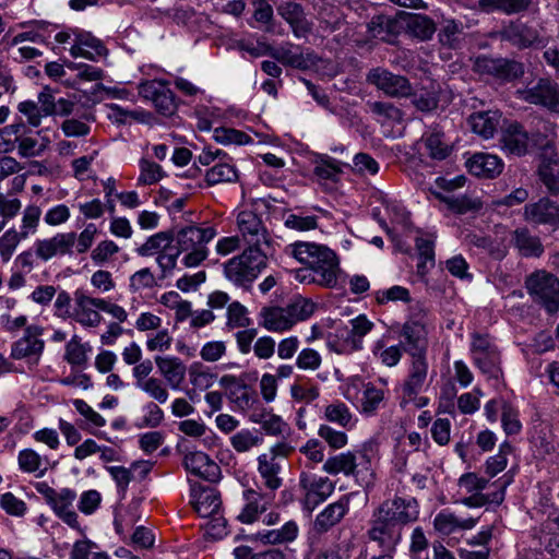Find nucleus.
<instances>
[{
  "mask_svg": "<svg viewBox=\"0 0 559 559\" xmlns=\"http://www.w3.org/2000/svg\"><path fill=\"white\" fill-rule=\"evenodd\" d=\"M419 516V507L415 498L395 496L382 501L373 511L368 530L370 540L381 549L395 550L402 538V528Z\"/></svg>",
  "mask_w": 559,
  "mask_h": 559,
  "instance_id": "f257e3e1",
  "label": "nucleus"
},
{
  "mask_svg": "<svg viewBox=\"0 0 559 559\" xmlns=\"http://www.w3.org/2000/svg\"><path fill=\"white\" fill-rule=\"evenodd\" d=\"M286 252L313 269L318 285L328 288L337 285L340 263L335 252L330 248L313 242H296L288 246Z\"/></svg>",
  "mask_w": 559,
  "mask_h": 559,
  "instance_id": "f03ea898",
  "label": "nucleus"
},
{
  "mask_svg": "<svg viewBox=\"0 0 559 559\" xmlns=\"http://www.w3.org/2000/svg\"><path fill=\"white\" fill-rule=\"evenodd\" d=\"M316 309V305L305 298L298 297L285 307H263L260 311V325L271 332H284L296 322L308 319Z\"/></svg>",
  "mask_w": 559,
  "mask_h": 559,
  "instance_id": "7ed1b4c3",
  "label": "nucleus"
},
{
  "mask_svg": "<svg viewBox=\"0 0 559 559\" xmlns=\"http://www.w3.org/2000/svg\"><path fill=\"white\" fill-rule=\"evenodd\" d=\"M269 251L248 247L241 254L229 259L224 264L225 276L236 286L248 288L266 267Z\"/></svg>",
  "mask_w": 559,
  "mask_h": 559,
  "instance_id": "20e7f679",
  "label": "nucleus"
},
{
  "mask_svg": "<svg viewBox=\"0 0 559 559\" xmlns=\"http://www.w3.org/2000/svg\"><path fill=\"white\" fill-rule=\"evenodd\" d=\"M525 286L535 301L542 302L548 312H555L559 308V280L546 271H537L531 274Z\"/></svg>",
  "mask_w": 559,
  "mask_h": 559,
  "instance_id": "39448f33",
  "label": "nucleus"
},
{
  "mask_svg": "<svg viewBox=\"0 0 559 559\" xmlns=\"http://www.w3.org/2000/svg\"><path fill=\"white\" fill-rule=\"evenodd\" d=\"M498 35L500 40L521 50L544 46L543 28L520 20L509 22L499 31Z\"/></svg>",
  "mask_w": 559,
  "mask_h": 559,
  "instance_id": "423d86ee",
  "label": "nucleus"
},
{
  "mask_svg": "<svg viewBox=\"0 0 559 559\" xmlns=\"http://www.w3.org/2000/svg\"><path fill=\"white\" fill-rule=\"evenodd\" d=\"M366 82L393 98L409 97L413 91L406 76L395 74L381 67L370 69L366 74Z\"/></svg>",
  "mask_w": 559,
  "mask_h": 559,
  "instance_id": "0eeeda50",
  "label": "nucleus"
},
{
  "mask_svg": "<svg viewBox=\"0 0 559 559\" xmlns=\"http://www.w3.org/2000/svg\"><path fill=\"white\" fill-rule=\"evenodd\" d=\"M40 492L59 519L70 527L80 530L78 514L72 509L73 502L76 499V492L74 490L70 488L56 490L55 488L45 486V489L40 490Z\"/></svg>",
  "mask_w": 559,
  "mask_h": 559,
  "instance_id": "6e6552de",
  "label": "nucleus"
},
{
  "mask_svg": "<svg viewBox=\"0 0 559 559\" xmlns=\"http://www.w3.org/2000/svg\"><path fill=\"white\" fill-rule=\"evenodd\" d=\"M474 68L478 73L491 75L501 82H510L524 74L523 63L507 58L478 57Z\"/></svg>",
  "mask_w": 559,
  "mask_h": 559,
  "instance_id": "1a4fd4ad",
  "label": "nucleus"
},
{
  "mask_svg": "<svg viewBox=\"0 0 559 559\" xmlns=\"http://www.w3.org/2000/svg\"><path fill=\"white\" fill-rule=\"evenodd\" d=\"M237 224L249 247L265 250L271 247L272 239L257 214L251 211H242L238 214Z\"/></svg>",
  "mask_w": 559,
  "mask_h": 559,
  "instance_id": "9d476101",
  "label": "nucleus"
},
{
  "mask_svg": "<svg viewBox=\"0 0 559 559\" xmlns=\"http://www.w3.org/2000/svg\"><path fill=\"white\" fill-rule=\"evenodd\" d=\"M139 94L151 100L156 110L163 116L170 117L177 109L174 93L160 81L153 80L141 83Z\"/></svg>",
  "mask_w": 559,
  "mask_h": 559,
  "instance_id": "9b49d317",
  "label": "nucleus"
},
{
  "mask_svg": "<svg viewBox=\"0 0 559 559\" xmlns=\"http://www.w3.org/2000/svg\"><path fill=\"white\" fill-rule=\"evenodd\" d=\"M269 53L277 62L283 66L296 68L299 70H308L316 67L319 62V57L311 50H301L293 44H285L277 48H270Z\"/></svg>",
  "mask_w": 559,
  "mask_h": 559,
  "instance_id": "f8f14e48",
  "label": "nucleus"
},
{
  "mask_svg": "<svg viewBox=\"0 0 559 559\" xmlns=\"http://www.w3.org/2000/svg\"><path fill=\"white\" fill-rule=\"evenodd\" d=\"M521 97L534 105H542L551 111L559 112V85L542 79L536 85L520 92Z\"/></svg>",
  "mask_w": 559,
  "mask_h": 559,
  "instance_id": "ddd939ff",
  "label": "nucleus"
},
{
  "mask_svg": "<svg viewBox=\"0 0 559 559\" xmlns=\"http://www.w3.org/2000/svg\"><path fill=\"white\" fill-rule=\"evenodd\" d=\"M43 329L37 325H29L25 329L24 336L14 342L11 348V357L14 359H32L38 361L45 343L39 336Z\"/></svg>",
  "mask_w": 559,
  "mask_h": 559,
  "instance_id": "4468645a",
  "label": "nucleus"
},
{
  "mask_svg": "<svg viewBox=\"0 0 559 559\" xmlns=\"http://www.w3.org/2000/svg\"><path fill=\"white\" fill-rule=\"evenodd\" d=\"M299 484L305 490V507L309 510H313L334 491V484L328 477L316 478L302 473Z\"/></svg>",
  "mask_w": 559,
  "mask_h": 559,
  "instance_id": "2eb2a0df",
  "label": "nucleus"
},
{
  "mask_svg": "<svg viewBox=\"0 0 559 559\" xmlns=\"http://www.w3.org/2000/svg\"><path fill=\"white\" fill-rule=\"evenodd\" d=\"M75 242L76 234L74 231L57 234L51 238L38 240L35 243V253L39 259L48 261L55 255L72 254Z\"/></svg>",
  "mask_w": 559,
  "mask_h": 559,
  "instance_id": "dca6fc26",
  "label": "nucleus"
},
{
  "mask_svg": "<svg viewBox=\"0 0 559 559\" xmlns=\"http://www.w3.org/2000/svg\"><path fill=\"white\" fill-rule=\"evenodd\" d=\"M538 176L550 193H559V158L549 143L542 150Z\"/></svg>",
  "mask_w": 559,
  "mask_h": 559,
  "instance_id": "f3484780",
  "label": "nucleus"
},
{
  "mask_svg": "<svg viewBox=\"0 0 559 559\" xmlns=\"http://www.w3.org/2000/svg\"><path fill=\"white\" fill-rule=\"evenodd\" d=\"M524 217L534 224L559 227V204L548 198H542L525 205Z\"/></svg>",
  "mask_w": 559,
  "mask_h": 559,
  "instance_id": "a211bd4d",
  "label": "nucleus"
},
{
  "mask_svg": "<svg viewBox=\"0 0 559 559\" xmlns=\"http://www.w3.org/2000/svg\"><path fill=\"white\" fill-rule=\"evenodd\" d=\"M216 235L213 227H197L187 226L181 228L176 235L174 234V240L177 243V252H187L189 250L197 249L198 247L205 246Z\"/></svg>",
  "mask_w": 559,
  "mask_h": 559,
  "instance_id": "6ab92c4d",
  "label": "nucleus"
},
{
  "mask_svg": "<svg viewBox=\"0 0 559 559\" xmlns=\"http://www.w3.org/2000/svg\"><path fill=\"white\" fill-rule=\"evenodd\" d=\"M499 142L502 151L511 155L523 156L528 151V134L518 122H511L502 128Z\"/></svg>",
  "mask_w": 559,
  "mask_h": 559,
  "instance_id": "aec40b11",
  "label": "nucleus"
},
{
  "mask_svg": "<svg viewBox=\"0 0 559 559\" xmlns=\"http://www.w3.org/2000/svg\"><path fill=\"white\" fill-rule=\"evenodd\" d=\"M183 465L188 472L207 481H216L221 474L219 466L201 451L187 453Z\"/></svg>",
  "mask_w": 559,
  "mask_h": 559,
  "instance_id": "412c9836",
  "label": "nucleus"
},
{
  "mask_svg": "<svg viewBox=\"0 0 559 559\" xmlns=\"http://www.w3.org/2000/svg\"><path fill=\"white\" fill-rule=\"evenodd\" d=\"M428 376V364L425 356H414L407 379L403 385L401 404L414 401L421 391Z\"/></svg>",
  "mask_w": 559,
  "mask_h": 559,
  "instance_id": "4be33fe9",
  "label": "nucleus"
},
{
  "mask_svg": "<svg viewBox=\"0 0 559 559\" xmlns=\"http://www.w3.org/2000/svg\"><path fill=\"white\" fill-rule=\"evenodd\" d=\"M74 301L76 305V321L85 326H97L102 321V316L94 308L102 310L104 299L93 298L83 290L74 293Z\"/></svg>",
  "mask_w": 559,
  "mask_h": 559,
  "instance_id": "5701e85b",
  "label": "nucleus"
},
{
  "mask_svg": "<svg viewBox=\"0 0 559 559\" xmlns=\"http://www.w3.org/2000/svg\"><path fill=\"white\" fill-rule=\"evenodd\" d=\"M401 344L405 352L412 357L425 356L426 341H425V328L418 321H407L404 323L401 333Z\"/></svg>",
  "mask_w": 559,
  "mask_h": 559,
  "instance_id": "b1692460",
  "label": "nucleus"
},
{
  "mask_svg": "<svg viewBox=\"0 0 559 559\" xmlns=\"http://www.w3.org/2000/svg\"><path fill=\"white\" fill-rule=\"evenodd\" d=\"M277 13L290 25L295 36L301 37L310 32L311 25L306 19L301 4L292 1L283 2L277 7Z\"/></svg>",
  "mask_w": 559,
  "mask_h": 559,
  "instance_id": "393cba45",
  "label": "nucleus"
},
{
  "mask_svg": "<svg viewBox=\"0 0 559 559\" xmlns=\"http://www.w3.org/2000/svg\"><path fill=\"white\" fill-rule=\"evenodd\" d=\"M467 167L476 177L495 178L501 174L503 163L496 155L476 153L467 160Z\"/></svg>",
  "mask_w": 559,
  "mask_h": 559,
  "instance_id": "a878e982",
  "label": "nucleus"
},
{
  "mask_svg": "<svg viewBox=\"0 0 559 559\" xmlns=\"http://www.w3.org/2000/svg\"><path fill=\"white\" fill-rule=\"evenodd\" d=\"M191 496L194 510L202 518H207L221 509V496L214 488L193 487Z\"/></svg>",
  "mask_w": 559,
  "mask_h": 559,
  "instance_id": "bb28decb",
  "label": "nucleus"
},
{
  "mask_svg": "<svg viewBox=\"0 0 559 559\" xmlns=\"http://www.w3.org/2000/svg\"><path fill=\"white\" fill-rule=\"evenodd\" d=\"M349 509V498L342 497L338 501L329 504L320 512L314 521V527L318 532H326L336 525L347 513Z\"/></svg>",
  "mask_w": 559,
  "mask_h": 559,
  "instance_id": "cd10ccee",
  "label": "nucleus"
},
{
  "mask_svg": "<svg viewBox=\"0 0 559 559\" xmlns=\"http://www.w3.org/2000/svg\"><path fill=\"white\" fill-rule=\"evenodd\" d=\"M511 243L518 249L519 253L525 258H538L544 252L539 237L532 235L526 227L516 228L512 231Z\"/></svg>",
  "mask_w": 559,
  "mask_h": 559,
  "instance_id": "c85d7f7f",
  "label": "nucleus"
},
{
  "mask_svg": "<svg viewBox=\"0 0 559 559\" xmlns=\"http://www.w3.org/2000/svg\"><path fill=\"white\" fill-rule=\"evenodd\" d=\"M160 374L171 389H178L185 380L187 367L178 357H155Z\"/></svg>",
  "mask_w": 559,
  "mask_h": 559,
  "instance_id": "c756f323",
  "label": "nucleus"
},
{
  "mask_svg": "<svg viewBox=\"0 0 559 559\" xmlns=\"http://www.w3.org/2000/svg\"><path fill=\"white\" fill-rule=\"evenodd\" d=\"M372 38L390 43L399 33V22L389 15H374L367 25Z\"/></svg>",
  "mask_w": 559,
  "mask_h": 559,
  "instance_id": "7c9ffc66",
  "label": "nucleus"
},
{
  "mask_svg": "<svg viewBox=\"0 0 559 559\" xmlns=\"http://www.w3.org/2000/svg\"><path fill=\"white\" fill-rule=\"evenodd\" d=\"M282 469L281 462L274 456L263 453L258 456V471L266 488L276 490L282 486V478L278 476Z\"/></svg>",
  "mask_w": 559,
  "mask_h": 559,
  "instance_id": "2f4dec72",
  "label": "nucleus"
},
{
  "mask_svg": "<svg viewBox=\"0 0 559 559\" xmlns=\"http://www.w3.org/2000/svg\"><path fill=\"white\" fill-rule=\"evenodd\" d=\"M533 0H478V9L485 13L502 12L507 15L528 10Z\"/></svg>",
  "mask_w": 559,
  "mask_h": 559,
  "instance_id": "473e14b6",
  "label": "nucleus"
},
{
  "mask_svg": "<svg viewBox=\"0 0 559 559\" xmlns=\"http://www.w3.org/2000/svg\"><path fill=\"white\" fill-rule=\"evenodd\" d=\"M499 114L497 111H478L468 118V124L473 132L479 134L484 139L493 136L499 123Z\"/></svg>",
  "mask_w": 559,
  "mask_h": 559,
  "instance_id": "72a5a7b5",
  "label": "nucleus"
},
{
  "mask_svg": "<svg viewBox=\"0 0 559 559\" xmlns=\"http://www.w3.org/2000/svg\"><path fill=\"white\" fill-rule=\"evenodd\" d=\"M298 534V526L294 521L286 522L281 528L267 530L255 534L254 538L263 544H282L293 542Z\"/></svg>",
  "mask_w": 559,
  "mask_h": 559,
  "instance_id": "f704fd0d",
  "label": "nucleus"
},
{
  "mask_svg": "<svg viewBox=\"0 0 559 559\" xmlns=\"http://www.w3.org/2000/svg\"><path fill=\"white\" fill-rule=\"evenodd\" d=\"M407 32L420 40H428L436 32L435 22L427 15L408 14L405 20Z\"/></svg>",
  "mask_w": 559,
  "mask_h": 559,
  "instance_id": "c9c22d12",
  "label": "nucleus"
},
{
  "mask_svg": "<svg viewBox=\"0 0 559 559\" xmlns=\"http://www.w3.org/2000/svg\"><path fill=\"white\" fill-rule=\"evenodd\" d=\"M412 104L421 112H431L436 110L440 102V87L431 84L412 93Z\"/></svg>",
  "mask_w": 559,
  "mask_h": 559,
  "instance_id": "e433bc0d",
  "label": "nucleus"
},
{
  "mask_svg": "<svg viewBox=\"0 0 559 559\" xmlns=\"http://www.w3.org/2000/svg\"><path fill=\"white\" fill-rule=\"evenodd\" d=\"M356 467V456L352 452L329 457L323 465V469L329 474L336 475L343 473L346 476L355 475Z\"/></svg>",
  "mask_w": 559,
  "mask_h": 559,
  "instance_id": "4c0bfd02",
  "label": "nucleus"
},
{
  "mask_svg": "<svg viewBox=\"0 0 559 559\" xmlns=\"http://www.w3.org/2000/svg\"><path fill=\"white\" fill-rule=\"evenodd\" d=\"M441 202L445 203L450 210L457 214L475 213L481 210L483 202L477 198L468 195H438Z\"/></svg>",
  "mask_w": 559,
  "mask_h": 559,
  "instance_id": "58836bf2",
  "label": "nucleus"
},
{
  "mask_svg": "<svg viewBox=\"0 0 559 559\" xmlns=\"http://www.w3.org/2000/svg\"><path fill=\"white\" fill-rule=\"evenodd\" d=\"M246 506L238 515L242 523H252L257 520L258 515L265 511V506L261 504L262 496L254 490H246L243 492Z\"/></svg>",
  "mask_w": 559,
  "mask_h": 559,
  "instance_id": "ea45409f",
  "label": "nucleus"
},
{
  "mask_svg": "<svg viewBox=\"0 0 559 559\" xmlns=\"http://www.w3.org/2000/svg\"><path fill=\"white\" fill-rule=\"evenodd\" d=\"M313 173L321 179L336 181L342 173L341 163L328 155H319L314 160Z\"/></svg>",
  "mask_w": 559,
  "mask_h": 559,
  "instance_id": "a19ab883",
  "label": "nucleus"
},
{
  "mask_svg": "<svg viewBox=\"0 0 559 559\" xmlns=\"http://www.w3.org/2000/svg\"><path fill=\"white\" fill-rule=\"evenodd\" d=\"M174 241V231H160L147 238V240L136 249L141 257L153 254L159 249L167 248Z\"/></svg>",
  "mask_w": 559,
  "mask_h": 559,
  "instance_id": "79ce46f5",
  "label": "nucleus"
},
{
  "mask_svg": "<svg viewBox=\"0 0 559 559\" xmlns=\"http://www.w3.org/2000/svg\"><path fill=\"white\" fill-rule=\"evenodd\" d=\"M238 179V173L229 164H217L210 168L205 175V181L209 186H215L223 182H235Z\"/></svg>",
  "mask_w": 559,
  "mask_h": 559,
  "instance_id": "37998d69",
  "label": "nucleus"
},
{
  "mask_svg": "<svg viewBox=\"0 0 559 559\" xmlns=\"http://www.w3.org/2000/svg\"><path fill=\"white\" fill-rule=\"evenodd\" d=\"M416 249L419 255L417 272L420 275H425L429 269L435 266L433 242L429 239L419 237L416 239Z\"/></svg>",
  "mask_w": 559,
  "mask_h": 559,
  "instance_id": "c03bdc74",
  "label": "nucleus"
},
{
  "mask_svg": "<svg viewBox=\"0 0 559 559\" xmlns=\"http://www.w3.org/2000/svg\"><path fill=\"white\" fill-rule=\"evenodd\" d=\"M27 237V230H22L21 233H17L14 229L7 230L0 238V257L2 261L8 262L11 259L19 242Z\"/></svg>",
  "mask_w": 559,
  "mask_h": 559,
  "instance_id": "a18cd8bd",
  "label": "nucleus"
},
{
  "mask_svg": "<svg viewBox=\"0 0 559 559\" xmlns=\"http://www.w3.org/2000/svg\"><path fill=\"white\" fill-rule=\"evenodd\" d=\"M474 362L481 370V372L487 374L489 378L498 379L501 374L500 353L498 349L481 355L480 357L474 359Z\"/></svg>",
  "mask_w": 559,
  "mask_h": 559,
  "instance_id": "49530a36",
  "label": "nucleus"
},
{
  "mask_svg": "<svg viewBox=\"0 0 559 559\" xmlns=\"http://www.w3.org/2000/svg\"><path fill=\"white\" fill-rule=\"evenodd\" d=\"M234 555L236 559H286L285 554L278 548H267L254 552L248 546H239L235 548Z\"/></svg>",
  "mask_w": 559,
  "mask_h": 559,
  "instance_id": "de8ad7c7",
  "label": "nucleus"
},
{
  "mask_svg": "<svg viewBox=\"0 0 559 559\" xmlns=\"http://www.w3.org/2000/svg\"><path fill=\"white\" fill-rule=\"evenodd\" d=\"M64 359L74 366H83L87 361L86 348L81 344L80 338L74 335L66 345Z\"/></svg>",
  "mask_w": 559,
  "mask_h": 559,
  "instance_id": "09e8293b",
  "label": "nucleus"
},
{
  "mask_svg": "<svg viewBox=\"0 0 559 559\" xmlns=\"http://www.w3.org/2000/svg\"><path fill=\"white\" fill-rule=\"evenodd\" d=\"M138 388L160 404L166 403L168 400V391L158 378L151 377L146 379L145 382H140Z\"/></svg>",
  "mask_w": 559,
  "mask_h": 559,
  "instance_id": "8fccbe9b",
  "label": "nucleus"
},
{
  "mask_svg": "<svg viewBox=\"0 0 559 559\" xmlns=\"http://www.w3.org/2000/svg\"><path fill=\"white\" fill-rule=\"evenodd\" d=\"M462 33V24L453 20H445L438 34L439 40L443 46L455 48L459 43V36Z\"/></svg>",
  "mask_w": 559,
  "mask_h": 559,
  "instance_id": "3c124183",
  "label": "nucleus"
},
{
  "mask_svg": "<svg viewBox=\"0 0 559 559\" xmlns=\"http://www.w3.org/2000/svg\"><path fill=\"white\" fill-rule=\"evenodd\" d=\"M370 111L379 117L394 122H401L403 120L402 110L394 104L389 102H372L369 103Z\"/></svg>",
  "mask_w": 559,
  "mask_h": 559,
  "instance_id": "603ef678",
  "label": "nucleus"
},
{
  "mask_svg": "<svg viewBox=\"0 0 559 559\" xmlns=\"http://www.w3.org/2000/svg\"><path fill=\"white\" fill-rule=\"evenodd\" d=\"M140 169L139 182L143 185H154L164 176L163 169L158 164L144 158L140 160Z\"/></svg>",
  "mask_w": 559,
  "mask_h": 559,
  "instance_id": "864d4df0",
  "label": "nucleus"
},
{
  "mask_svg": "<svg viewBox=\"0 0 559 559\" xmlns=\"http://www.w3.org/2000/svg\"><path fill=\"white\" fill-rule=\"evenodd\" d=\"M250 319L247 317V309L238 301L231 302L227 308V325L234 328H247Z\"/></svg>",
  "mask_w": 559,
  "mask_h": 559,
  "instance_id": "5fc2aeb1",
  "label": "nucleus"
},
{
  "mask_svg": "<svg viewBox=\"0 0 559 559\" xmlns=\"http://www.w3.org/2000/svg\"><path fill=\"white\" fill-rule=\"evenodd\" d=\"M214 139L223 144H247L251 140L247 133L229 128H216Z\"/></svg>",
  "mask_w": 559,
  "mask_h": 559,
  "instance_id": "6e6d98bb",
  "label": "nucleus"
},
{
  "mask_svg": "<svg viewBox=\"0 0 559 559\" xmlns=\"http://www.w3.org/2000/svg\"><path fill=\"white\" fill-rule=\"evenodd\" d=\"M230 442L237 452H247L251 448L260 444L262 439L253 435L250 430H241L230 438Z\"/></svg>",
  "mask_w": 559,
  "mask_h": 559,
  "instance_id": "4d7b16f0",
  "label": "nucleus"
},
{
  "mask_svg": "<svg viewBox=\"0 0 559 559\" xmlns=\"http://www.w3.org/2000/svg\"><path fill=\"white\" fill-rule=\"evenodd\" d=\"M425 145L429 155L435 159H444L450 151L449 146L443 143L441 134L433 132L425 139Z\"/></svg>",
  "mask_w": 559,
  "mask_h": 559,
  "instance_id": "13d9d810",
  "label": "nucleus"
},
{
  "mask_svg": "<svg viewBox=\"0 0 559 559\" xmlns=\"http://www.w3.org/2000/svg\"><path fill=\"white\" fill-rule=\"evenodd\" d=\"M324 414L329 421L336 423L342 427H346L352 419V414L348 407L343 403L326 406Z\"/></svg>",
  "mask_w": 559,
  "mask_h": 559,
  "instance_id": "bf43d9fd",
  "label": "nucleus"
},
{
  "mask_svg": "<svg viewBox=\"0 0 559 559\" xmlns=\"http://www.w3.org/2000/svg\"><path fill=\"white\" fill-rule=\"evenodd\" d=\"M373 324L364 316H359L352 320V337L353 347L355 349L361 348V338L371 330Z\"/></svg>",
  "mask_w": 559,
  "mask_h": 559,
  "instance_id": "052dcab7",
  "label": "nucleus"
},
{
  "mask_svg": "<svg viewBox=\"0 0 559 559\" xmlns=\"http://www.w3.org/2000/svg\"><path fill=\"white\" fill-rule=\"evenodd\" d=\"M354 169L356 173L365 175H376L379 171L378 162L367 153H358L355 155Z\"/></svg>",
  "mask_w": 559,
  "mask_h": 559,
  "instance_id": "680f3d73",
  "label": "nucleus"
},
{
  "mask_svg": "<svg viewBox=\"0 0 559 559\" xmlns=\"http://www.w3.org/2000/svg\"><path fill=\"white\" fill-rule=\"evenodd\" d=\"M189 377L195 388L209 389L213 384L215 374L201 370L200 364H193L189 368Z\"/></svg>",
  "mask_w": 559,
  "mask_h": 559,
  "instance_id": "e2e57ef3",
  "label": "nucleus"
},
{
  "mask_svg": "<svg viewBox=\"0 0 559 559\" xmlns=\"http://www.w3.org/2000/svg\"><path fill=\"white\" fill-rule=\"evenodd\" d=\"M155 285V276L147 267L135 272L130 278V288L134 292L144 288H153Z\"/></svg>",
  "mask_w": 559,
  "mask_h": 559,
  "instance_id": "0e129e2a",
  "label": "nucleus"
},
{
  "mask_svg": "<svg viewBox=\"0 0 559 559\" xmlns=\"http://www.w3.org/2000/svg\"><path fill=\"white\" fill-rule=\"evenodd\" d=\"M226 353V345L222 341L207 342L203 345L200 356L204 361L215 362Z\"/></svg>",
  "mask_w": 559,
  "mask_h": 559,
  "instance_id": "69168bd1",
  "label": "nucleus"
},
{
  "mask_svg": "<svg viewBox=\"0 0 559 559\" xmlns=\"http://www.w3.org/2000/svg\"><path fill=\"white\" fill-rule=\"evenodd\" d=\"M119 251V247L111 240L100 241L92 251V260L96 264H103L108 259Z\"/></svg>",
  "mask_w": 559,
  "mask_h": 559,
  "instance_id": "338daca9",
  "label": "nucleus"
},
{
  "mask_svg": "<svg viewBox=\"0 0 559 559\" xmlns=\"http://www.w3.org/2000/svg\"><path fill=\"white\" fill-rule=\"evenodd\" d=\"M41 459L34 450L25 449L19 453V466L22 471L34 473L40 468Z\"/></svg>",
  "mask_w": 559,
  "mask_h": 559,
  "instance_id": "774afa93",
  "label": "nucleus"
}]
</instances>
